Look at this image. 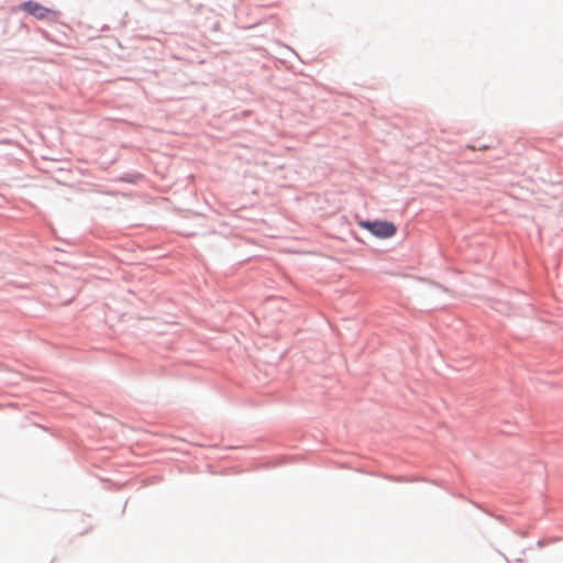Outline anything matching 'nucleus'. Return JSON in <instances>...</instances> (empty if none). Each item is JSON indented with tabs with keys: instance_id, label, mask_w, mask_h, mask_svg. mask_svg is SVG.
Wrapping results in <instances>:
<instances>
[{
	"instance_id": "3",
	"label": "nucleus",
	"mask_w": 563,
	"mask_h": 563,
	"mask_svg": "<svg viewBox=\"0 0 563 563\" xmlns=\"http://www.w3.org/2000/svg\"><path fill=\"white\" fill-rule=\"evenodd\" d=\"M488 147H489L488 145H482V147H479L478 150H481V151H485V150H487Z\"/></svg>"
},
{
	"instance_id": "2",
	"label": "nucleus",
	"mask_w": 563,
	"mask_h": 563,
	"mask_svg": "<svg viewBox=\"0 0 563 563\" xmlns=\"http://www.w3.org/2000/svg\"><path fill=\"white\" fill-rule=\"evenodd\" d=\"M21 9L25 11L26 13L35 16L38 20H44L48 18H56L58 15V12L45 8L44 5L40 4L35 1H26L21 4Z\"/></svg>"
},
{
	"instance_id": "1",
	"label": "nucleus",
	"mask_w": 563,
	"mask_h": 563,
	"mask_svg": "<svg viewBox=\"0 0 563 563\" xmlns=\"http://www.w3.org/2000/svg\"><path fill=\"white\" fill-rule=\"evenodd\" d=\"M358 225L380 239L391 238L396 234L397 228L387 221H360Z\"/></svg>"
}]
</instances>
